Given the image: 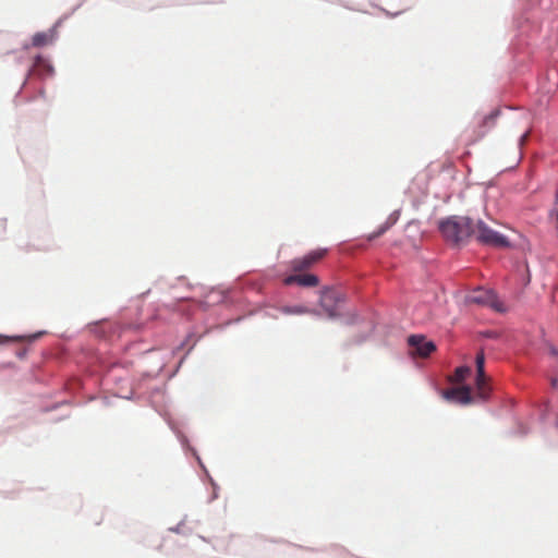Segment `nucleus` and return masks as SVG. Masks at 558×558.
I'll return each instance as SVG.
<instances>
[{"label":"nucleus","instance_id":"nucleus-1","mask_svg":"<svg viewBox=\"0 0 558 558\" xmlns=\"http://www.w3.org/2000/svg\"><path fill=\"white\" fill-rule=\"evenodd\" d=\"M439 231L447 241L460 244L475 233V228L470 218L452 216L439 222Z\"/></svg>","mask_w":558,"mask_h":558},{"label":"nucleus","instance_id":"nucleus-2","mask_svg":"<svg viewBox=\"0 0 558 558\" xmlns=\"http://www.w3.org/2000/svg\"><path fill=\"white\" fill-rule=\"evenodd\" d=\"M475 228V238L476 240L488 246L493 247H508L510 245L508 239L498 233L497 231L489 228L485 222L477 221V223L474 226Z\"/></svg>","mask_w":558,"mask_h":558},{"label":"nucleus","instance_id":"nucleus-3","mask_svg":"<svg viewBox=\"0 0 558 558\" xmlns=\"http://www.w3.org/2000/svg\"><path fill=\"white\" fill-rule=\"evenodd\" d=\"M465 302L469 304H476L481 306H488L495 311H505L501 302L498 300L494 291L478 288L466 294Z\"/></svg>","mask_w":558,"mask_h":558},{"label":"nucleus","instance_id":"nucleus-4","mask_svg":"<svg viewBox=\"0 0 558 558\" xmlns=\"http://www.w3.org/2000/svg\"><path fill=\"white\" fill-rule=\"evenodd\" d=\"M327 254L326 248H318L310 252L303 257H298L291 260L290 267L294 272H301L312 268L315 264L322 260Z\"/></svg>","mask_w":558,"mask_h":558},{"label":"nucleus","instance_id":"nucleus-5","mask_svg":"<svg viewBox=\"0 0 558 558\" xmlns=\"http://www.w3.org/2000/svg\"><path fill=\"white\" fill-rule=\"evenodd\" d=\"M343 301V295L335 289H324L320 294L319 304L329 317L337 316V305Z\"/></svg>","mask_w":558,"mask_h":558},{"label":"nucleus","instance_id":"nucleus-6","mask_svg":"<svg viewBox=\"0 0 558 558\" xmlns=\"http://www.w3.org/2000/svg\"><path fill=\"white\" fill-rule=\"evenodd\" d=\"M408 344L412 349V354L421 357H427L436 350V345L432 341H427L424 336L412 335L408 338Z\"/></svg>","mask_w":558,"mask_h":558},{"label":"nucleus","instance_id":"nucleus-7","mask_svg":"<svg viewBox=\"0 0 558 558\" xmlns=\"http://www.w3.org/2000/svg\"><path fill=\"white\" fill-rule=\"evenodd\" d=\"M475 365H476V388L478 391V396L481 398H486V396H487V389H486L487 377H486L485 371H484L485 355H484L483 350L476 354Z\"/></svg>","mask_w":558,"mask_h":558},{"label":"nucleus","instance_id":"nucleus-8","mask_svg":"<svg viewBox=\"0 0 558 558\" xmlns=\"http://www.w3.org/2000/svg\"><path fill=\"white\" fill-rule=\"evenodd\" d=\"M442 396L447 400H454L462 404H469L472 401L471 388L469 386L447 389L442 392Z\"/></svg>","mask_w":558,"mask_h":558},{"label":"nucleus","instance_id":"nucleus-9","mask_svg":"<svg viewBox=\"0 0 558 558\" xmlns=\"http://www.w3.org/2000/svg\"><path fill=\"white\" fill-rule=\"evenodd\" d=\"M283 282L286 286L299 284L302 287H317L319 284V279L313 274H294L288 276Z\"/></svg>","mask_w":558,"mask_h":558},{"label":"nucleus","instance_id":"nucleus-10","mask_svg":"<svg viewBox=\"0 0 558 558\" xmlns=\"http://www.w3.org/2000/svg\"><path fill=\"white\" fill-rule=\"evenodd\" d=\"M34 71H36L39 75H51L53 72V68L49 64L47 60L38 56L35 59Z\"/></svg>","mask_w":558,"mask_h":558},{"label":"nucleus","instance_id":"nucleus-11","mask_svg":"<svg viewBox=\"0 0 558 558\" xmlns=\"http://www.w3.org/2000/svg\"><path fill=\"white\" fill-rule=\"evenodd\" d=\"M53 39V36L48 33H36L33 36L32 44L34 47H43L51 43Z\"/></svg>","mask_w":558,"mask_h":558},{"label":"nucleus","instance_id":"nucleus-12","mask_svg":"<svg viewBox=\"0 0 558 558\" xmlns=\"http://www.w3.org/2000/svg\"><path fill=\"white\" fill-rule=\"evenodd\" d=\"M470 373L471 368L469 366H460L456 369L453 376L451 377V380L453 383L460 384L464 381V379L468 377Z\"/></svg>","mask_w":558,"mask_h":558},{"label":"nucleus","instance_id":"nucleus-13","mask_svg":"<svg viewBox=\"0 0 558 558\" xmlns=\"http://www.w3.org/2000/svg\"><path fill=\"white\" fill-rule=\"evenodd\" d=\"M390 227V223L386 222L385 225L380 226L378 228L377 231L373 232L369 236H368V240H374L378 236H380L381 234H384Z\"/></svg>","mask_w":558,"mask_h":558},{"label":"nucleus","instance_id":"nucleus-14","mask_svg":"<svg viewBox=\"0 0 558 558\" xmlns=\"http://www.w3.org/2000/svg\"><path fill=\"white\" fill-rule=\"evenodd\" d=\"M286 314H304L307 313V310L302 306H295V307H284L282 310Z\"/></svg>","mask_w":558,"mask_h":558},{"label":"nucleus","instance_id":"nucleus-15","mask_svg":"<svg viewBox=\"0 0 558 558\" xmlns=\"http://www.w3.org/2000/svg\"><path fill=\"white\" fill-rule=\"evenodd\" d=\"M550 385L554 389H558V366L556 367L555 373L550 378Z\"/></svg>","mask_w":558,"mask_h":558},{"label":"nucleus","instance_id":"nucleus-16","mask_svg":"<svg viewBox=\"0 0 558 558\" xmlns=\"http://www.w3.org/2000/svg\"><path fill=\"white\" fill-rule=\"evenodd\" d=\"M527 136H529V133H525L523 134L521 137H520V145H524L525 141L527 140Z\"/></svg>","mask_w":558,"mask_h":558},{"label":"nucleus","instance_id":"nucleus-17","mask_svg":"<svg viewBox=\"0 0 558 558\" xmlns=\"http://www.w3.org/2000/svg\"><path fill=\"white\" fill-rule=\"evenodd\" d=\"M494 120H495V114L494 113L485 117V122H489V121L493 122Z\"/></svg>","mask_w":558,"mask_h":558},{"label":"nucleus","instance_id":"nucleus-18","mask_svg":"<svg viewBox=\"0 0 558 558\" xmlns=\"http://www.w3.org/2000/svg\"><path fill=\"white\" fill-rule=\"evenodd\" d=\"M555 204H558V191L556 192V195H555Z\"/></svg>","mask_w":558,"mask_h":558}]
</instances>
